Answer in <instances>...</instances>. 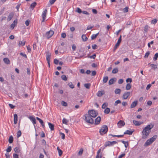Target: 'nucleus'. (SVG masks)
<instances>
[{
	"mask_svg": "<svg viewBox=\"0 0 158 158\" xmlns=\"http://www.w3.org/2000/svg\"><path fill=\"white\" fill-rule=\"evenodd\" d=\"M154 127V125L150 124L147 125L143 129L142 131V138L143 139H145L149 135L151 131V130Z\"/></svg>",
	"mask_w": 158,
	"mask_h": 158,
	"instance_id": "nucleus-1",
	"label": "nucleus"
},
{
	"mask_svg": "<svg viewBox=\"0 0 158 158\" xmlns=\"http://www.w3.org/2000/svg\"><path fill=\"white\" fill-rule=\"evenodd\" d=\"M85 117L84 120L86 122L88 123L93 124L94 122L93 118H92L89 114H86L84 116Z\"/></svg>",
	"mask_w": 158,
	"mask_h": 158,
	"instance_id": "nucleus-2",
	"label": "nucleus"
},
{
	"mask_svg": "<svg viewBox=\"0 0 158 158\" xmlns=\"http://www.w3.org/2000/svg\"><path fill=\"white\" fill-rule=\"evenodd\" d=\"M157 136L156 135H154L152 137L147 140L145 144L147 146L149 145L155 140Z\"/></svg>",
	"mask_w": 158,
	"mask_h": 158,
	"instance_id": "nucleus-3",
	"label": "nucleus"
},
{
	"mask_svg": "<svg viewBox=\"0 0 158 158\" xmlns=\"http://www.w3.org/2000/svg\"><path fill=\"white\" fill-rule=\"evenodd\" d=\"M108 131V127L106 125L102 126L99 131V132L101 135H103L107 133Z\"/></svg>",
	"mask_w": 158,
	"mask_h": 158,
	"instance_id": "nucleus-4",
	"label": "nucleus"
},
{
	"mask_svg": "<svg viewBox=\"0 0 158 158\" xmlns=\"http://www.w3.org/2000/svg\"><path fill=\"white\" fill-rule=\"evenodd\" d=\"M88 114H89L92 118H94L97 116L98 113L96 111L94 110H89L88 111Z\"/></svg>",
	"mask_w": 158,
	"mask_h": 158,
	"instance_id": "nucleus-5",
	"label": "nucleus"
},
{
	"mask_svg": "<svg viewBox=\"0 0 158 158\" xmlns=\"http://www.w3.org/2000/svg\"><path fill=\"white\" fill-rule=\"evenodd\" d=\"M117 143V142L116 141H113L112 142L108 141L105 143L104 146L105 147L107 146H111L116 144Z\"/></svg>",
	"mask_w": 158,
	"mask_h": 158,
	"instance_id": "nucleus-6",
	"label": "nucleus"
},
{
	"mask_svg": "<svg viewBox=\"0 0 158 158\" xmlns=\"http://www.w3.org/2000/svg\"><path fill=\"white\" fill-rule=\"evenodd\" d=\"M54 33L53 31L50 30L46 32L45 36L47 39H48L52 36Z\"/></svg>",
	"mask_w": 158,
	"mask_h": 158,
	"instance_id": "nucleus-7",
	"label": "nucleus"
},
{
	"mask_svg": "<svg viewBox=\"0 0 158 158\" xmlns=\"http://www.w3.org/2000/svg\"><path fill=\"white\" fill-rule=\"evenodd\" d=\"M131 93L129 92H125L123 95L122 98L123 99H126L130 96Z\"/></svg>",
	"mask_w": 158,
	"mask_h": 158,
	"instance_id": "nucleus-8",
	"label": "nucleus"
},
{
	"mask_svg": "<svg viewBox=\"0 0 158 158\" xmlns=\"http://www.w3.org/2000/svg\"><path fill=\"white\" fill-rule=\"evenodd\" d=\"M125 125V123L124 121L120 120L118 121L117 123V125L118 127L120 128L123 127Z\"/></svg>",
	"mask_w": 158,
	"mask_h": 158,
	"instance_id": "nucleus-9",
	"label": "nucleus"
},
{
	"mask_svg": "<svg viewBox=\"0 0 158 158\" xmlns=\"http://www.w3.org/2000/svg\"><path fill=\"white\" fill-rule=\"evenodd\" d=\"M47 12V9H45L44 10L43 12L42 16L43 18V20L42 21V22H44V21L46 17V14Z\"/></svg>",
	"mask_w": 158,
	"mask_h": 158,
	"instance_id": "nucleus-10",
	"label": "nucleus"
},
{
	"mask_svg": "<svg viewBox=\"0 0 158 158\" xmlns=\"http://www.w3.org/2000/svg\"><path fill=\"white\" fill-rule=\"evenodd\" d=\"M50 56L51 54L49 53H48L47 55H46V60L48 64L49 67H50Z\"/></svg>",
	"mask_w": 158,
	"mask_h": 158,
	"instance_id": "nucleus-11",
	"label": "nucleus"
},
{
	"mask_svg": "<svg viewBox=\"0 0 158 158\" xmlns=\"http://www.w3.org/2000/svg\"><path fill=\"white\" fill-rule=\"evenodd\" d=\"M117 79L116 78H113L111 79L108 82V84L109 85H111L114 83L116 81Z\"/></svg>",
	"mask_w": 158,
	"mask_h": 158,
	"instance_id": "nucleus-12",
	"label": "nucleus"
},
{
	"mask_svg": "<svg viewBox=\"0 0 158 158\" xmlns=\"http://www.w3.org/2000/svg\"><path fill=\"white\" fill-rule=\"evenodd\" d=\"M29 119L31 121L33 124H36V120L35 118L32 116H30L29 117Z\"/></svg>",
	"mask_w": 158,
	"mask_h": 158,
	"instance_id": "nucleus-13",
	"label": "nucleus"
},
{
	"mask_svg": "<svg viewBox=\"0 0 158 158\" xmlns=\"http://www.w3.org/2000/svg\"><path fill=\"white\" fill-rule=\"evenodd\" d=\"M36 119L37 120H38L39 121V122L42 125L43 127L44 128L45 127V125H44V124L43 121L41 119L39 118L38 117H36Z\"/></svg>",
	"mask_w": 158,
	"mask_h": 158,
	"instance_id": "nucleus-14",
	"label": "nucleus"
},
{
	"mask_svg": "<svg viewBox=\"0 0 158 158\" xmlns=\"http://www.w3.org/2000/svg\"><path fill=\"white\" fill-rule=\"evenodd\" d=\"M133 122L134 124L136 126H139L143 123L142 122L136 120H133Z\"/></svg>",
	"mask_w": 158,
	"mask_h": 158,
	"instance_id": "nucleus-15",
	"label": "nucleus"
},
{
	"mask_svg": "<svg viewBox=\"0 0 158 158\" xmlns=\"http://www.w3.org/2000/svg\"><path fill=\"white\" fill-rule=\"evenodd\" d=\"M14 16V14L12 13H10L9 16L8 17V18L7 19V20L8 21H10L11 19L13 18Z\"/></svg>",
	"mask_w": 158,
	"mask_h": 158,
	"instance_id": "nucleus-16",
	"label": "nucleus"
},
{
	"mask_svg": "<svg viewBox=\"0 0 158 158\" xmlns=\"http://www.w3.org/2000/svg\"><path fill=\"white\" fill-rule=\"evenodd\" d=\"M104 94V92L103 91H99L97 93V95L98 97H101Z\"/></svg>",
	"mask_w": 158,
	"mask_h": 158,
	"instance_id": "nucleus-17",
	"label": "nucleus"
},
{
	"mask_svg": "<svg viewBox=\"0 0 158 158\" xmlns=\"http://www.w3.org/2000/svg\"><path fill=\"white\" fill-rule=\"evenodd\" d=\"M3 61L5 63L8 64H10V61L8 58H5L3 59Z\"/></svg>",
	"mask_w": 158,
	"mask_h": 158,
	"instance_id": "nucleus-18",
	"label": "nucleus"
},
{
	"mask_svg": "<svg viewBox=\"0 0 158 158\" xmlns=\"http://www.w3.org/2000/svg\"><path fill=\"white\" fill-rule=\"evenodd\" d=\"M137 104V101H136L133 102L131 105V108H133L135 107Z\"/></svg>",
	"mask_w": 158,
	"mask_h": 158,
	"instance_id": "nucleus-19",
	"label": "nucleus"
},
{
	"mask_svg": "<svg viewBox=\"0 0 158 158\" xmlns=\"http://www.w3.org/2000/svg\"><path fill=\"white\" fill-rule=\"evenodd\" d=\"M14 123L15 124H16L17 123L18 121V116L16 114H15L14 115Z\"/></svg>",
	"mask_w": 158,
	"mask_h": 158,
	"instance_id": "nucleus-20",
	"label": "nucleus"
},
{
	"mask_svg": "<svg viewBox=\"0 0 158 158\" xmlns=\"http://www.w3.org/2000/svg\"><path fill=\"white\" fill-rule=\"evenodd\" d=\"M101 121V118L98 116L95 119V123L98 124L100 123Z\"/></svg>",
	"mask_w": 158,
	"mask_h": 158,
	"instance_id": "nucleus-21",
	"label": "nucleus"
},
{
	"mask_svg": "<svg viewBox=\"0 0 158 158\" xmlns=\"http://www.w3.org/2000/svg\"><path fill=\"white\" fill-rule=\"evenodd\" d=\"M133 132V131H130L129 130H127L126 131L124 132V134H128L130 135H131L132 134Z\"/></svg>",
	"mask_w": 158,
	"mask_h": 158,
	"instance_id": "nucleus-22",
	"label": "nucleus"
},
{
	"mask_svg": "<svg viewBox=\"0 0 158 158\" xmlns=\"http://www.w3.org/2000/svg\"><path fill=\"white\" fill-rule=\"evenodd\" d=\"M48 125L51 131L54 130V125L50 123H48Z\"/></svg>",
	"mask_w": 158,
	"mask_h": 158,
	"instance_id": "nucleus-23",
	"label": "nucleus"
},
{
	"mask_svg": "<svg viewBox=\"0 0 158 158\" xmlns=\"http://www.w3.org/2000/svg\"><path fill=\"white\" fill-rule=\"evenodd\" d=\"M81 38H82V40L84 42L87 41L88 40V38L86 36V35H84V34L83 35H82Z\"/></svg>",
	"mask_w": 158,
	"mask_h": 158,
	"instance_id": "nucleus-24",
	"label": "nucleus"
},
{
	"mask_svg": "<svg viewBox=\"0 0 158 158\" xmlns=\"http://www.w3.org/2000/svg\"><path fill=\"white\" fill-rule=\"evenodd\" d=\"M121 142L124 144L125 147L127 148L129 145L127 141H125L123 140H121Z\"/></svg>",
	"mask_w": 158,
	"mask_h": 158,
	"instance_id": "nucleus-25",
	"label": "nucleus"
},
{
	"mask_svg": "<svg viewBox=\"0 0 158 158\" xmlns=\"http://www.w3.org/2000/svg\"><path fill=\"white\" fill-rule=\"evenodd\" d=\"M121 41H122V35H120L118 40L116 44V45H118V46H119L121 42Z\"/></svg>",
	"mask_w": 158,
	"mask_h": 158,
	"instance_id": "nucleus-26",
	"label": "nucleus"
},
{
	"mask_svg": "<svg viewBox=\"0 0 158 158\" xmlns=\"http://www.w3.org/2000/svg\"><path fill=\"white\" fill-rule=\"evenodd\" d=\"M150 63L148 64V65H150V66L151 67L152 69H156L157 67V66L153 64H150Z\"/></svg>",
	"mask_w": 158,
	"mask_h": 158,
	"instance_id": "nucleus-27",
	"label": "nucleus"
},
{
	"mask_svg": "<svg viewBox=\"0 0 158 158\" xmlns=\"http://www.w3.org/2000/svg\"><path fill=\"white\" fill-rule=\"evenodd\" d=\"M8 141L10 143H13V137L12 135L9 137Z\"/></svg>",
	"mask_w": 158,
	"mask_h": 158,
	"instance_id": "nucleus-28",
	"label": "nucleus"
},
{
	"mask_svg": "<svg viewBox=\"0 0 158 158\" xmlns=\"http://www.w3.org/2000/svg\"><path fill=\"white\" fill-rule=\"evenodd\" d=\"M99 33L98 32L96 34H93L91 37V39L94 40L98 36V35Z\"/></svg>",
	"mask_w": 158,
	"mask_h": 158,
	"instance_id": "nucleus-29",
	"label": "nucleus"
},
{
	"mask_svg": "<svg viewBox=\"0 0 158 158\" xmlns=\"http://www.w3.org/2000/svg\"><path fill=\"white\" fill-rule=\"evenodd\" d=\"M118 71V69L117 68H114L112 71V73L115 74L117 73Z\"/></svg>",
	"mask_w": 158,
	"mask_h": 158,
	"instance_id": "nucleus-30",
	"label": "nucleus"
},
{
	"mask_svg": "<svg viewBox=\"0 0 158 158\" xmlns=\"http://www.w3.org/2000/svg\"><path fill=\"white\" fill-rule=\"evenodd\" d=\"M131 85L129 83H127V84L126 86V89L127 90H129L131 89Z\"/></svg>",
	"mask_w": 158,
	"mask_h": 158,
	"instance_id": "nucleus-31",
	"label": "nucleus"
},
{
	"mask_svg": "<svg viewBox=\"0 0 158 158\" xmlns=\"http://www.w3.org/2000/svg\"><path fill=\"white\" fill-rule=\"evenodd\" d=\"M57 149L58 151L59 156H61L62 155V153H63L62 151V150L61 149H60L59 148V147H57Z\"/></svg>",
	"mask_w": 158,
	"mask_h": 158,
	"instance_id": "nucleus-32",
	"label": "nucleus"
},
{
	"mask_svg": "<svg viewBox=\"0 0 158 158\" xmlns=\"http://www.w3.org/2000/svg\"><path fill=\"white\" fill-rule=\"evenodd\" d=\"M36 5V3L34 2L33 3H32L30 6V8L32 9H33L34 8L35 6Z\"/></svg>",
	"mask_w": 158,
	"mask_h": 158,
	"instance_id": "nucleus-33",
	"label": "nucleus"
},
{
	"mask_svg": "<svg viewBox=\"0 0 158 158\" xmlns=\"http://www.w3.org/2000/svg\"><path fill=\"white\" fill-rule=\"evenodd\" d=\"M14 151L16 153H20V150L18 147H16L14 148Z\"/></svg>",
	"mask_w": 158,
	"mask_h": 158,
	"instance_id": "nucleus-34",
	"label": "nucleus"
},
{
	"mask_svg": "<svg viewBox=\"0 0 158 158\" xmlns=\"http://www.w3.org/2000/svg\"><path fill=\"white\" fill-rule=\"evenodd\" d=\"M110 111V109L109 108L107 107L104 111V113L105 114H108Z\"/></svg>",
	"mask_w": 158,
	"mask_h": 158,
	"instance_id": "nucleus-35",
	"label": "nucleus"
},
{
	"mask_svg": "<svg viewBox=\"0 0 158 158\" xmlns=\"http://www.w3.org/2000/svg\"><path fill=\"white\" fill-rule=\"evenodd\" d=\"M108 79V77L107 76L104 77L103 80V82L104 83H105L107 82Z\"/></svg>",
	"mask_w": 158,
	"mask_h": 158,
	"instance_id": "nucleus-36",
	"label": "nucleus"
},
{
	"mask_svg": "<svg viewBox=\"0 0 158 158\" xmlns=\"http://www.w3.org/2000/svg\"><path fill=\"white\" fill-rule=\"evenodd\" d=\"M90 85V84L89 83H86L84 84V87L87 89H89Z\"/></svg>",
	"mask_w": 158,
	"mask_h": 158,
	"instance_id": "nucleus-37",
	"label": "nucleus"
},
{
	"mask_svg": "<svg viewBox=\"0 0 158 158\" xmlns=\"http://www.w3.org/2000/svg\"><path fill=\"white\" fill-rule=\"evenodd\" d=\"M25 41H19V46H23L25 45Z\"/></svg>",
	"mask_w": 158,
	"mask_h": 158,
	"instance_id": "nucleus-38",
	"label": "nucleus"
},
{
	"mask_svg": "<svg viewBox=\"0 0 158 158\" xmlns=\"http://www.w3.org/2000/svg\"><path fill=\"white\" fill-rule=\"evenodd\" d=\"M121 92V90L119 89H116L115 90L114 93L115 94H120Z\"/></svg>",
	"mask_w": 158,
	"mask_h": 158,
	"instance_id": "nucleus-39",
	"label": "nucleus"
},
{
	"mask_svg": "<svg viewBox=\"0 0 158 158\" xmlns=\"http://www.w3.org/2000/svg\"><path fill=\"white\" fill-rule=\"evenodd\" d=\"M68 121L65 118H64L62 120V123L63 124H64L66 125H67Z\"/></svg>",
	"mask_w": 158,
	"mask_h": 158,
	"instance_id": "nucleus-40",
	"label": "nucleus"
},
{
	"mask_svg": "<svg viewBox=\"0 0 158 158\" xmlns=\"http://www.w3.org/2000/svg\"><path fill=\"white\" fill-rule=\"evenodd\" d=\"M68 85L71 89H73L74 88V85L71 82H69Z\"/></svg>",
	"mask_w": 158,
	"mask_h": 158,
	"instance_id": "nucleus-41",
	"label": "nucleus"
},
{
	"mask_svg": "<svg viewBox=\"0 0 158 158\" xmlns=\"http://www.w3.org/2000/svg\"><path fill=\"white\" fill-rule=\"evenodd\" d=\"M61 78L62 80L64 81H66L67 80V78L66 77V76L64 75H63L61 76Z\"/></svg>",
	"mask_w": 158,
	"mask_h": 158,
	"instance_id": "nucleus-42",
	"label": "nucleus"
},
{
	"mask_svg": "<svg viewBox=\"0 0 158 158\" xmlns=\"http://www.w3.org/2000/svg\"><path fill=\"white\" fill-rule=\"evenodd\" d=\"M108 104L107 103H104L102 106V109H105L108 106Z\"/></svg>",
	"mask_w": 158,
	"mask_h": 158,
	"instance_id": "nucleus-43",
	"label": "nucleus"
},
{
	"mask_svg": "<svg viewBox=\"0 0 158 158\" xmlns=\"http://www.w3.org/2000/svg\"><path fill=\"white\" fill-rule=\"evenodd\" d=\"M21 132L20 130L17 133V137L18 138L19 137L21 136Z\"/></svg>",
	"mask_w": 158,
	"mask_h": 158,
	"instance_id": "nucleus-44",
	"label": "nucleus"
},
{
	"mask_svg": "<svg viewBox=\"0 0 158 158\" xmlns=\"http://www.w3.org/2000/svg\"><path fill=\"white\" fill-rule=\"evenodd\" d=\"M158 57V53H156L154 55V56L153 57V60H157V58Z\"/></svg>",
	"mask_w": 158,
	"mask_h": 158,
	"instance_id": "nucleus-45",
	"label": "nucleus"
},
{
	"mask_svg": "<svg viewBox=\"0 0 158 158\" xmlns=\"http://www.w3.org/2000/svg\"><path fill=\"white\" fill-rule=\"evenodd\" d=\"M76 11L77 12V13L80 14L82 12V11L81 10V9H80L79 8L77 7V8Z\"/></svg>",
	"mask_w": 158,
	"mask_h": 158,
	"instance_id": "nucleus-46",
	"label": "nucleus"
},
{
	"mask_svg": "<svg viewBox=\"0 0 158 158\" xmlns=\"http://www.w3.org/2000/svg\"><path fill=\"white\" fill-rule=\"evenodd\" d=\"M16 21V20H14L12 23L10 27L13 29L16 25V24L15 23V22Z\"/></svg>",
	"mask_w": 158,
	"mask_h": 158,
	"instance_id": "nucleus-47",
	"label": "nucleus"
},
{
	"mask_svg": "<svg viewBox=\"0 0 158 158\" xmlns=\"http://www.w3.org/2000/svg\"><path fill=\"white\" fill-rule=\"evenodd\" d=\"M150 54V52L149 51H148L145 54V55L144 56V57L145 58H147L149 55Z\"/></svg>",
	"mask_w": 158,
	"mask_h": 158,
	"instance_id": "nucleus-48",
	"label": "nucleus"
},
{
	"mask_svg": "<svg viewBox=\"0 0 158 158\" xmlns=\"http://www.w3.org/2000/svg\"><path fill=\"white\" fill-rule=\"evenodd\" d=\"M121 103V101L120 100H117L115 101L114 105L115 106H116L118 104V103Z\"/></svg>",
	"mask_w": 158,
	"mask_h": 158,
	"instance_id": "nucleus-49",
	"label": "nucleus"
},
{
	"mask_svg": "<svg viewBox=\"0 0 158 158\" xmlns=\"http://www.w3.org/2000/svg\"><path fill=\"white\" fill-rule=\"evenodd\" d=\"M83 152V149L82 148H81L79 152L78 153V154L80 155H81L82 154V153Z\"/></svg>",
	"mask_w": 158,
	"mask_h": 158,
	"instance_id": "nucleus-50",
	"label": "nucleus"
},
{
	"mask_svg": "<svg viewBox=\"0 0 158 158\" xmlns=\"http://www.w3.org/2000/svg\"><path fill=\"white\" fill-rule=\"evenodd\" d=\"M12 149L11 147L10 146H9L6 149V151L7 152H10Z\"/></svg>",
	"mask_w": 158,
	"mask_h": 158,
	"instance_id": "nucleus-51",
	"label": "nucleus"
},
{
	"mask_svg": "<svg viewBox=\"0 0 158 158\" xmlns=\"http://www.w3.org/2000/svg\"><path fill=\"white\" fill-rule=\"evenodd\" d=\"M157 21V20L156 19H154L153 20H152V23L155 24L156 23Z\"/></svg>",
	"mask_w": 158,
	"mask_h": 158,
	"instance_id": "nucleus-52",
	"label": "nucleus"
},
{
	"mask_svg": "<svg viewBox=\"0 0 158 158\" xmlns=\"http://www.w3.org/2000/svg\"><path fill=\"white\" fill-rule=\"evenodd\" d=\"M61 104L62 105L64 106H67V103L64 101H62L61 102Z\"/></svg>",
	"mask_w": 158,
	"mask_h": 158,
	"instance_id": "nucleus-53",
	"label": "nucleus"
},
{
	"mask_svg": "<svg viewBox=\"0 0 158 158\" xmlns=\"http://www.w3.org/2000/svg\"><path fill=\"white\" fill-rule=\"evenodd\" d=\"M126 81L127 83H128V82H130V83H131L132 81V80L131 78H128L126 79Z\"/></svg>",
	"mask_w": 158,
	"mask_h": 158,
	"instance_id": "nucleus-54",
	"label": "nucleus"
},
{
	"mask_svg": "<svg viewBox=\"0 0 158 158\" xmlns=\"http://www.w3.org/2000/svg\"><path fill=\"white\" fill-rule=\"evenodd\" d=\"M30 23V21L29 20H27L25 22V24L26 26H28Z\"/></svg>",
	"mask_w": 158,
	"mask_h": 158,
	"instance_id": "nucleus-55",
	"label": "nucleus"
},
{
	"mask_svg": "<svg viewBox=\"0 0 158 158\" xmlns=\"http://www.w3.org/2000/svg\"><path fill=\"white\" fill-rule=\"evenodd\" d=\"M123 79H120L118 80V83L119 84H122V83H123Z\"/></svg>",
	"mask_w": 158,
	"mask_h": 158,
	"instance_id": "nucleus-56",
	"label": "nucleus"
},
{
	"mask_svg": "<svg viewBox=\"0 0 158 158\" xmlns=\"http://www.w3.org/2000/svg\"><path fill=\"white\" fill-rule=\"evenodd\" d=\"M13 157L14 158H19V155L17 154L14 153L13 154Z\"/></svg>",
	"mask_w": 158,
	"mask_h": 158,
	"instance_id": "nucleus-57",
	"label": "nucleus"
},
{
	"mask_svg": "<svg viewBox=\"0 0 158 158\" xmlns=\"http://www.w3.org/2000/svg\"><path fill=\"white\" fill-rule=\"evenodd\" d=\"M96 71H92L91 75L92 76H94L96 75Z\"/></svg>",
	"mask_w": 158,
	"mask_h": 158,
	"instance_id": "nucleus-58",
	"label": "nucleus"
},
{
	"mask_svg": "<svg viewBox=\"0 0 158 158\" xmlns=\"http://www.w3.org/2000/svg\"><path fill=\"white\" fill-rule=\"evenodd\" d=\"M56 1V0H49V2L50 3L51 5H52Z\"/></svg>",
	"mask_w": 158,
	"mask_h": 158,
	"instance_id": "nucleus-59",
	"label": "nucleus"
},
{
	"mask_svg": "<svg viewBox=\"0 0 158 158\" xmlns=\"http://www.w3.org/2000/svg\"><path fill=\"white\" fill-rule=\"evenodd\" d=\"M96 56V55L95 54H94L92 56H90L88 57L89 58L91 59L93 58L94 59Z\"/></svg>",
	"mask_w": 158,
	"mask_h": 158,
	"instance_id": "nucleus-60",
	"label": "nucleus"
},
{
	"mask_svg": "<svg viewBox=\"0 0 158 158\" xmlns=\"http://www.w3.org/2000/svg\"><path fill=\"white\" fill-rule=\"evenodd\" d=\"M98 46H97L95 44H94L92 45V48L93 49L95 50L97 48Z\"/></svg>",
	"mask_w": 158,
	"mask_h": 158,
	"instance_id": "nucleus-61",
	"label": "nucleus"
},
{
	"mask_svg": "<svg viewBox=\"0 0 158 158\" xmlns=\"http://www.w3.org/2000/svg\"><path fill=\"white\" fill-rule=\"evenodd\" d=\"M58 63H59V60L57 59H54V63L55 64H58Z\"/></svg>",
	"mask_w": 158,
	"mask_h": 158,
	"instance_id": "nucleus-62",
	"label": "nucleus"
},
{
	"mask_svg": "<svg viewBox=\"0 0 158 158\" xmlns=\"http://www.w3.org/2000/svg\"><path fill=\"white\" fill-rule=\"evenodd\" d=\"M66 34L65 33H63L61 34V37L63 38L66 37Z\"/></svg>",
	"mask_w": 158,
	"mask_h": 158,
	"instance_id": "nucleus-63",
	"label": "nucleus"
},
{
	"mask_svg": "<svg viewBox=\"0 0 158 158\" xmlns=\"http://www.w3.org/2000/svg\"><path fill=\"white\" fill-rule=\"evenodd\" d=\"M9 107L11 108V109H13L15 107V106H14L13 105H12L11 104H9Z\"/></svg>",
	"mask_w": 158,
	"mask_h": 158,
	"instance_id": "nucleus-64",
	"label": "nucleus"
}]
</instances>
